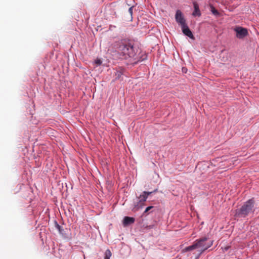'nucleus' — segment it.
<instances>
[{"mask_svg":"<svg viewBox=\"0 0 259 259\" xmlns=\"http://www.w3.org/2000/svg\"><path fill=\"white\" fill-rule=\"evenodd\" d=\"M228 162L229 163V164H231V162H230V161H228Z\"/></svg>","mask_w":259,"mask_h":259,"instance_id":"6ab92c4d","label":"nucleus"},{"mask_svg":"<svg viewBox=\"0 0 259 259\" xmlns=\"http://www.w3.org/2000/svg\"><path fill=\"white\" fill-rule=\"evenodd\" d=\"M153 207V206H148V207H147L145 209V211H144V213H143V215H144L145 214L147 213V212H148V211H149L151 209H152Z\"/></svg>","mask_w":259,"mask_h":259,"instance_id":"ddd939ff","label":"nucleus"},{"mask_svg":"<svg viewBox=\"0 0 259 259\" xmlns=\"http://www.w3.org/2000/svg\"><path fill=\"white\" fill-rule=\"evenodd\" d=\"M200 255H199V254H198V255L196 257V258H195V259H198V258H199V256H200Z\"/></svg>","mask_w":259,"mask_h":259,"instance_id":"a211bd4d","label":"nucleus"},{"mask_svg":"<svg viewBox=\"0 0 259 259\" xmlns=\"http://www.w3.org/2000/svg\"><path fill=\"white\" fill-rule=\"evenodd\" d=\"M234 30L236 33V37L238 38H243L248 34L247 30L241 27L235 28Z\"/></svg>","mask_w":259,"mask_h":259,"instance_id":"20e7f679","label":"nucleus"},{"mask_svg":"<svg viewBox=\"0 0 259 259\" xmlns=\"http://www.w3.org/2000/svg\"><path fill=\"white\" fill-rule=\"evenodd\" d=\"M135 219L134 218L125 217L123 220V225L124 226H126L130 224H133L135 222Z\"/></svg>","mask_w":259,"mask_h":259,"instance_id":"6e6552de","label":"nucleus"},{"mask_svg":"<svg viewBox=\"0 0 259 259\" xmlns=\"http://www.w3.org/2000/svg\"><path fill=\"white\" fill-rule=\"evenodd\" d=\"M96 63L98 65H100L102 63V62L100 60H97L96 61Z\"/></svg>","mask_w":259,"mask_h":259,"instance_id":"f3484780","label":"nucleus"},{"mask_svg":"<svg viewBox=\"0 0 259 259\" xmlns=\"http://www.w3.org/2000/svg\"><path fill=\"white\" fill-rule=\"evenodd\" d=\"M147 198L148 197L147 195L146 194V191H144L142 194L140 195L139 197L140 199L139 202L137 206H135L134 208V210L137 211L140 207H141L144 205V203L146 201Z\"/></svg>","mask_w":259,"mask_h":259,"instance_id":"423d86ee","label":"nucleus"},{"mask_svg":"<svg viewBox=\"0 0 259 259\" xmlns=\"http://www.w3.org/2000/svg\"><path fill=\"white\" fill-rule=\"evenodd\" d=\"M197 245L196 244V242L195 241L194 242V243L193 244V245H191V246H188L187 247H185L184 249H183L182 250V252H187V251H191V250H194V249H197Z\"/></svg>","mask_w":259,"mask_h":259,"instance_id":"9d476101","label":"nucleus"},{"mask_svg":"<svg viewBox=\"0 0 259 259\" xmlns=\"http://www.w3.org/2000/svg\"><path fill=\"white\" fill-rule=\"evenodd\" d=\"M118 52L122 55L125 59L134 58L136 55V50L133 46L130 43L121 40L118 42Z\"/></svg>","mask_w":259,"mask_h":259,"instance_id":"f03ea898","label":"nucleus"},{"mask_svg":"<svg viewBox=\"0 0 259 259\" xmlns=\"http://www.w3.org/2000/svg\"><path fill=\"white\" fill-rule=\"evenodd\" d=\"M112 255L111 251L109 249H107L105 252L104 259H110Z\"/></svg>","mask_w":259,"mask_h":259,"instance_id":"9b49d317","label":"nucleus"},{"mask_svg":"<svg viewBox=\"0 0 259 259\" xmlns=\"http://www.w3.org/2000/svg\"><path fill=\"white\" fill-rule=\"evenodd\" d=\"M157 191V189L154 190L153 192H146V194L147 195V197H148L149 195L151 194L152 193L156 192Z\"/></svg>","mask_w":259,"mask_h":259,"instance_id":"4468645a","label":"nucleus"},{"mask_svg":"<svg viewBox=\"0 0 259 259\" xmlns=\"http://www.w3.org/2000/svg\"><path fill=\"white\" fill-rule=\"evenodd\" d=\"M223 161H222L221 162H220V165H219V166L220 167H222V168H224V166H225V164H223Z\"/></svg>","mask_w":259,"mask_h":259,"instance_id":"dca6fc26","label":"nucleus"},{"mask_svg":"<svg viewBox=\"0 0 259 259\" xmlns=\"http://www.w3.org/2000/svg\"><path fill=\"white\" fill-rule=\"evenodd\" d=\"M197 248H201L199 255L212 245L213 241L209 240L207 237H204L195 240Z\"/></svg>","mask_w":259,"mask_h":259,"instance_id":"7ed1b4c3","label":"nucleus"},{"mask_svg":"<svg viewBox=\"0 0 259 259\" xmlns=\"http://www.w3.org/2000/svg\"><path fill=\"white\" fill-rule=\"evenodd\" d=\"M133 7H131L128 9V12L131 16H132V15H133Z\"/></svg>","mask_w":259,"mask_h":259,"instance_id":"2eb2a0df","label":"nucleus"},{"mask_svg":"<svg viewBox=\"0 0 259 259\" xmlns=\"http://www.w3.org/2000/svg\"><path fill=\"white\" fill-rule=\"evenodd\" d=\"M254 202L253 199H250L246 201L240 208L235 210V217L245 218L253 213L255 210Z\"/></svg>","mask_w":259,"mask_h":259,"instance_id":"f257e3e1","label":"nucleus"},{"mask_svg":"<svg viewBox=\"0 0 259 259\" xmlns=\"http://www.w3.org/2000/svg\"><path fill=\"white\" fill-rule=\"evenodd\" d=\"M175 19L177 22L180 24L181 26H184V25L186 24V20L184 19L183 15L180 10H178L176 11Z\"/></svg>","mask_w":259,"mask_h":259,"instance_id":"39448f33","label":"nucleus"},{"mask_svg":"<svg viewBox=\"0 0 259 259\" xmlns=\"http://www.w3.org/2000/svg\"><path fill=\"white\" fill-rule=\"evenodd\" d=\"M182 29L183 32L184 33L185 35L188 36L190 38H194V36L191 31L189 28L188 26L186 25V24L184 25V26H182Z\"/></svg>","mask_w":259,"mask_h":259,"instance_id":"0eeeda50","label":"nucleus"},{"mask_svg":"<svg viewBox=\"0 0 259 259\" xmlns=\"http://www.w3.org/2000/svg\"><path fill=\"white\" fill-rule=\"evenodd\" d=\"M194 9V10L193 12V16H200L201 15V13L199 10V6L197 4V3H193Z\"/></svg>","mask_w":259,"mask_h":259,"instance_id":"1a4fd4ad","label":"nucleus"},{"mask_svg":"<svg viewBox=\"0 0 259 259\" xmlns=\"http://www.w3.org/2000/svg\"><path fill=\"white\" fill-rule=\"evenodd\" d=\"M211 12L214 15H218L219 13L218 11L212 6L211 7Z\"/></svg>","mask_w":259,"mask_h":259,"instance_id":"f8f14e48","label":"nucleus"}]
</instances>
